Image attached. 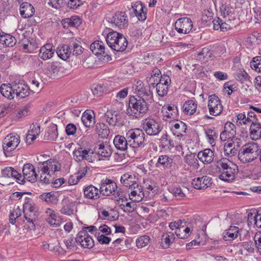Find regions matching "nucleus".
Returning <instances> with one entry per match:
<instances>
[{
	"mask_svg": "<svg viewBox=\"0 0 261 261\" xmlns=\"http://www.w3.org/2000/svg\"><path fill=\"white\" fill-rule=\"evenodd\" d=\"M83 48L82 47L81 42L76 38H71L69 39L67 44L59 45L56 50L58 56L63 60L66 61L71 55L78 56L83 53Z\"/></svg>",
	"mask_w": 261,
	"mask_h": 261,
	"instance_id": "f257e3e1",
	"label": "nucleus"
},
{
	"mask_svg": "<svg viewBox=\"0 0 261 261\" xmlns=\"http://www.w3.org/2000/svg\"><path fill=\"white\" fill-rule=\"evenodd\" d=\"M149 103L141 98L137 97V96H130L126 114L133 118H139L147 112L149 109Z\"/></svg>",
	"mask_w": 261,
	"mask_h": 261,
	"instance_id": "f03ea898",
	"label": "nucleus"
},
{
	"mask_svg": "<svg viewBox=\"0 0 261 261\" xmlns=\"http://www.w3.org/2000/svg\"><path fill=\"white\" fill-rule=\"evenodd\" d=\"M23 213L28 228L30 230H34L36 227L35 222L37 220L38 212L34 201L27 197H25L23 204Z\"/></svg>",
	"mask_w": 261,
	"mask_h": 261,
	"instance_id": "7ed1b4c3",
	"label": "nucleus"
},
{
	"mask_svg": "<svg viewBox=\"0 0 261 261\" xmlns=\"http://www.w3.org/2000/svg\"><path fill=\"white\" fill-rule=\"evenodd\" d=\"M259 145L254 142L243 145L238 152V158L243 163H250L259 155Z\"/></svg>",
	"mask_w": 261,
	"mask_h": 261,
	"instance_id": "20e7f679",
	"label": "nucleus"
},
{
	"mask_svg": "<svg viewBox=\"0 0 261 261\" xmlns=\"http://www.w3.org/2000/svg\"><path fill=\"white\" fill-rule=\"evenodd\" d=\"M130 147L134 148H144L148 143L144 130L140 128L130 129L126 133Z\"/></svg>",
	"mask_w": 261,
	"mask_h": 261,
	"instance_id": "39448f33",
	"label": "nucleus"
},
{
	"mask_svg": "<svg viewBox=\"0 0 261 261\" xmlns=\"http://www.w3.org/2000/svg\"><path fill=\"white\" fill-rule=\"evenodd\" d=\"M106 41L109 46L116 51H124L128 45L127 40L124 36L114 31L107 34Z\"/></svg>",
	"mask_w": 261,
	"mask_h": 261,
	"instance_id": "423d86ee",
	"label": "nucleus"
},
{
	"mask_svg": "<svg viewBox=\"0 0 261 261\" xmlns=\"http://www.w3.org/2000/svg\"><path fill=\"white\" fill-rule=\"evenodd\" d=\"M20 142V136L15 133H11L6 136L3 140V149L5 155L12 156V152L18 146Z\"/></svg>",
	"mask_w": 261,
	"mask_h": 261,
	"instance_id": "0eeeda50",
	"label": "nucleus"
},
{
	"mask_svg": "<svg viewBox=\"0 0 261 261\" xmlns=\"http://www.w3.org/2000/svg\"><path fill=\"white\" fill-rule=\"evenodd\" d=\"M134 88L137 94V97L150 103L153 101V92L150 85H145L142 81L138 80L134 84Z\"/></svg>",
	"mask_w": 261,
	"mask_h": 261,
	"instance_id": "6e6552de",
	"label": "nucleus"
},
{
	"mask_svg": "<svg viewBox=\"0 0 261 261\" xmlns=\"http://www.w3.org/2000/svg\"><path fill=\"white\" fill-rule=\"evenodd\" d=\"M171 79L167 74H163L161 76V79L158 80L156 79V82L151 84L153 87L156 88V91L158 95L160 97L166 96L169 90V86L170 85Z\"/></svg>",
	"mask_w": 261,
	"mask_h": 261,
	"instance_id": "1a4fd4ad",
	"label": "nucleus"
},
{
	"mask_svg": "<svg viewBox=\"0 0 261 261\" xmlns=\"http://www.w3.org/2000/svg\"><path fill=\"white\" fill-rule=\"evenodd\" d=\"M99 190L101 195L104 196L113 195L115 190H117L116 182L111 178L106 177L102 178L99 184Z\"/></svg>",
	"mask_w": 261,
	"mask_h": 261,
	"instance_id": "9d476101",
	"label": "nucleus"
},
{
	"mask_svg": "<svg viewBox=\"0 0 261 261\" xmlns=\"http://www.w3.org/2000/svg\"><path fill=\"white\" fill-rule=\"evenodd\" d=\"M142 127L144 132H145L149 136H156L161 131L159 123L154 119L148 117L143 120Z\"/></svg>",
	"mask_w": 261,
	"mask_h": 261,
	"instance_id": "9b49d317",
	"label": "nucleus"
},
{
	"mask_svg": "<svg viewBox=\"0 0 261 261\" xmlns=\"http://www.w3.org/2000/svg\"><path fill=\"white\" fill-rule=\"evenodd\" d=\"M14 96L17 97L25 98L30 95L31 93H35L34 90H31L28 85L23 80H16L13 82Z\"/></svg>",
	"mask_w": 261,
	"mask_h": 261,
	"instance_id": "f8f14e48",
	"label": "nucleus"
},
{
	"mask_svg": "<svg viewBox=\"0 0 261 261\" xmlns=\"http://www.w3.org/2000/svg\"><path fill=\"white\" fill-rule=\"evenodd\" d=\"M22 173L23 175H21V178L18 177L20 179L23 180L19 182L21 185H23L25 182V179L32 183H34L39 178L34 166L31 163L24 164L22 168Z\"/></svg>",
	"mask_w": 261,
	"mask_h": 261,
	"instance_id": "ddd939ff",
	"label": "nucleus"
},
{
	"mask_svg": "<svg viewBox=\"0 0 261 261\" xmlns=\"http://www.w3.org/2000/svg\"><path fill=\"white\" fill-rule=\"evenodd\" d=\"M77 244L84 249H90L94 246V241L92 238L88 233L86 230L82 229L76 236Z\"/></svg>",
	"mask_w": 261,
	"mask_h": 261,
	"instance_id": "4468645a",
	"label": "nucleus"
},
{
	"mask_svg": "<svg viewBox=\"0 0 261 261\" xmlns=\"http://www.w3.org/2000/svg\"><path fill=\"white\" fill-rule=\"evenodd\" d=\"M193 26V21L188 17L178 18L174 23L175 29L179 34H189L192 31Z\"/></svg>",
	"mask_w": 261,
	"mask_h": 261,
	"instance_id": "2eb2a0df",
	"label": "nucleus"
},
{
	"mask_svg": "<svg viewBox=\"0 0 261 261\" xmlns=\"http://www.w3.org/2000/svg\"><path fill=\"white\" fill-rule=\"evenodd\" d=\"M108 21L112 27L124 28L128 25V17L125 12L117 11L111 17L108 18Z\"/></svg>",
	"mask_w": 261,
	"mask_h": 261,
	"instance_id": "dca6fc26",
	"label": "nucleus"
},
{
	"mask_svg": "<svg viewBox=\"0 0 261 261\" xmlns=\"http://www.w3.org/2000/svg\"><path fill=\"white\" fill-rule=\"evenodd\" d=\"M207 107L210 114L215 116L219 115L223 110L221 100L218 96L215 94L208 96Z\"/></svg>",
	"mask_w": 261,
	"mask_h": 261,
	"instance_id": "f3484780",
	"label": "nucleus"
},
{
	"mask_svg": "<svg viewBox=\"0 0 261 261\" xmlns=\"http://www.w3.org/2000/svg\"><path fill=\"white\" fill-rule=\"evenodd\" d=\"M212 184V178L208 175L195 178L192 181L193 188L197 190L206 189L211 187Z\"/></svg>",
	"mask_w": 261,
	"mask_h": 261,
	"instance_id": "a211bd4d",
	"label": "nucleus"
},
{
	"mask_svg": "<svg viewBox=\"0 0 261 261\" xmlns=\"http://www.w3.org/2000/svg\"><path fill=\"white\" fill-rule=\"evenodd\" d=\"M132 13H134L140 21H144L147 18V8L141 2H136L132 4Z\"/></svg>",
	"mask_w": 261,
	"mask_h": 261,
	"instance_id": "6ab92c4d",
	"label": "nucleus"
},
{
	"mask_svg": "<svg viewBox=\"0 0 261 261\" xmlns=\"http://www.w3.org/2000/svg\"><path fill=\"white\" fill-rule=\"evenodd\" d=\"M220 16L223 18H236L232 16L234 9L231 6L230 3L225 0H221L219 3Z\"/></svg>",
	"mask_w": 261,
	"mask_h": 261,
	"instance_id": "aec40b11",
	"label": "nucleus"
},
{
	"mask_svg": "<svg viewBox=\"0 0 261 261\" xmlns=\"http://www.w3.org/2000/svg\"><path fill=\"white\" fill-rule=\"evenodd\" d=\"M90 153H93V152L91 149H85L80 147L78 149L74 150L73 151V158L78 162L84 160L89 162H92V157L90 154Z\"/></svg>",
	"mask_w": 261,
	"mask_h": 261,
	"instance_id": "412c9836",
	"label": "nucleus"
},
{
	"mask_svg": "<svg viewBox=\"0 0 261 261\" xmlns=\"http://www.w3.org/2000/svg\"><path fill=\"white\" fill-rule=\"evenodd\" d=\"M171 130L173 135L178 137L184 136V133L186 132L187 125L184 122L177 119L170 123Z\"/></svg>",
	"mask_w": 261,
	"mask_h": 261,
	"instance_id": "4be33fe9",
	"label": "nucleus"
},
{
	"mask_svg": "<svg viewBox=\"0 0 261 261\" xmlns=\"http://www.w3.org/2000/svg\"><path fill=\"white\" fill-rule=\"evenodd\" d=\"M83 193L85 198L94 200L99 199L101 195L99 189L92 185L84 187Z\"/></svg>",
	"mask_w": 261,
	"mask_h": 261,
	"instance_id": "5701e85b",
	"label": "nucleus"
},
{
	"mask_svg": "<svg viewBox=\"0 0 261 261\" xmlns=\"http://www.w3.org/2000/svg\"><path fill=\"white\" fill-rule=\"evenodd\" d=\"M129 194L130 199L136 202H139L142 200L145 196L142 187L139 184L138 181L137 184L134 185L131 188Z\"/></svg>",
	"mask_w": 261,
	"mask_h": 261,
	"instance_id": "b1692460",
	"label": "nucleus"
},
{
	"mask_svg": "<svg viewBox=\"0 0 261 261\" xmlns=\"http://www.w3.org/2000/svg\"><path fill=\"white\" fill-rule=\"evenodd\" d=\"M173 166V159L172 155H159L155 166L158 168H162L164 170L171 169Z\"/></svg>",
	"mask_w": 261,
	"mask_h": 261,
	"instance_id": "393cba45",
	"label": "nucleus"
},
{
	"mask_svg": "<svg viewBox=\"0 0 261 261\" xmlns=\"http://www.w3.org/2000/svg\"><path fill=\"white\" fill-rule=\"evenodd\" d=\"M54 54L53 45L51 43H46L40 48L38 56L42 60L45 61L51 59Z\"/></svg>",
	"mask_w": 261,
	"mask_h": 261,
	"instance_id": "a878e982",
	"label": "nucleus"
},
{
	"mask_svg": "<svg viewBox=\"0 0 261 261\" xmlns=\"http://www.w3.org/2000/svg\"><path fill=\"white\" fill-rule=\"evenodd\" d=\"M138 178L133 173H126L121 175V183L125 187L130 189L134 185L137 184Z\"/></svg>",
	"mask_w": 261,
	"mask_h": 261,
	"instance_id": "bb28decb",
	"label": "nucleus"
},
{
	"mask_svg": "<svg viewBox=\"0 0 261 261\" xmlns=\"http://www.w3.org/2000/svg\"><path fill=\"white\" fill-rule=\"evenodd\" d=\"M94 150L97 154L105 159L109 158L112 153L111 146L103 143L96 145Z\"/></svg>",
	"mask_w": 261,
	"mask_h": 261,
	"instance_id": "cd10ccee",
	"label": "nucleus"
},
{
	"mask_svg": "<svg viewBox=\"0 0 261 261\" xmlns=\"http://www.w3.org/2000/svg\"><path fill=\"white\" fill-rule=\"evenodd\" d=\"M81 120L86 127L93 126L95 123L94 111L91 110H86L83 113Z\"/></svg>",
	"mask_w": 261,
	"mask_h": 261,
	"instance_id": "c85d7f7f",
	"label": "nucleus"
},
{
	"mask_svg": "<svg viewBox=\"0 0 261 261\" xmlns=\"http://www.w3.org/2000/svg\"><path fill=\"white\" fill-rule=\"evenodd\" d=\"M0 93L5 98L9 100L14 98V90L13 82L11 83H3L0 86Z\"/></svg>",
	"mask_w": 261,
	"mask_h": 261,
	"instance_id": "c756f323",
	"label": "nucleus"
},
{
	"mask_svg": "<svg viewBox=\"0 0 261 261\" xmlns=\"http://www.w3.org/2000/svg\"><path fill=\"white\" fill-rule=\"evenodd\" d=\"M126 136L124 137L121 135H116L113 140V143L115 147L121 151H125L130 146L129 143L127 141Z\"/></svg>",
	"mask_w": 261,
	"mask_h": 261,
	"instance_id": "7c9ffc66",
	"label": "nucleus"
},
{
	"mask_svg": "<svg viewBox=\"0 0 261 261\" xmlns=\"http://www.w3.org/2000/svg\"><path fill=\"white\" fill-rule=\"evenodd\" d=\"M197 158L204 164H210L214 161V153L210 149H205L198 153Z\"/></svg>",
	"mask_w": 261,
	"mask_h": 261,
	"instance_id": "2f4dec72",
	"label": "nucleus"
},
{
	"mask_svg": "<svg viewBox=\"0 0 261 261\" xmlns=\"http://www.w3.org/2000/svg\"><path fill=\"white\" fill-rule=\"evenodd\" d=\"M63 27L65 29L68 28H77L82 23L81 19L78 16H73L70 18L63 19L61 21Z\"/></svg>",
	"mask_w": 261,
	"mask_h": 261,
	"instance_id": "473e14b6",
	"label": "nucleus"
},
{
	"mask_svg": "<svg viewBox=\"0 0 261 261\" xmlns=\"http://www.w3.org/2000/svg\"><path fill=\"white\" fill-rule=\"evenodd\" d=\"M19 11L22 17L24 18L31 17L35 13V9L33 5L27 2H23L20 5Z\"/></svg>",
	"mask_w": 261,
	"mask_h": 261,
	"instance_id": "72a5a7b5",
	"label": "nucleus"
},
{
	"mask_svg": "<svg viewBox=\"0 0 261 261\" xmlns=\"http://www.w3.org/2000/svg\"><path fill=\"white\" fill-rule=\"evenodd\" d=\"M1 173L2 177L7 178L13 177L14 179H16V182L18 184L20 181H22L18 177L21 178V174L11 167H6L4 168L2 170Z\"/></svg>",
	"mask_w": 261,
	"mask_h": 261,
	"instance_id": "f704fd0d",
	"label": "nucleus"
},
{
	"mask_svg": "<svg viewBox=\"0 0 261 261\" xmlns=\"http://www.w3.org/2000/svg\"><path fill=\"white\" fill-rule=\"evenodd\" d=\"M58 136L57 125L54 123H51L46 128L44 139L49 141H56Z\"/></svg>",
	"mask_w": 261,
	"mask_h": 261,
	"instance_id": "c9c22d12",
	"label": "nucleus"
},
{
	"mask_svg": "<svg viewBox=\"0 0 261 261\" xmlns=\"http://www.w3.org/2000/svg\"><path fill=\"white\" fill-rule=\"evenodd\" d=\"M238 171L237 168H232L226 170L225 171H222L220 172L221 174L219 175V178L220 180L232 182L236 177L235 173Z\"/></svg>",
	"mask_w": 261,
	"mask_h": 261,
	"instance_id": "e433bc0d",
	"label": "nucleus"
},
{
	"mask_svg": "<svg viewBox=\"0 0 261 261\" xmlns=\"http://www.w3.org/2000/svg\"><path fill=\"white\" fill-rule=\"evenodd\" d=\"M175 237L173 232L167 231L163 233L161 239V246L163 248H168L174 242Z\"/></svg>",
	"mask_w": 261,
	"mask_h": 261,
	"instance_id": "4c0bfd02",
	"label": "nucleus"
},
{
	"mask_svg": "<svg viewBox=\"0 0 261 261\" xmlns=\"http://www.w3.org/2000/svg\"><path fill=\"white\" fill-rule=\"evenodd\" d=\"M239 232V228L238 227L230 226L228 229L225 230L223 232V239L227 241H232L238 237Z\"/></svg>",
	"mask_w": 261,
	"mask_h": 261,
	"instance_id": "58836bf2",
	"label": "nucleus"
},
{
	"mask_svg": "<svg viewBox=\"0 0 261 261\" xmlns=\"http://www.w3.org/2000/svg\"><path fill=\"white\" fill-rule=\"evenodd\" d=\"M16 43L15 38L9 34L4 32L0 33V43L6 47H13Z\"/></svg>",
	"mask_w": 261,
	"mask_h": 261,
	"instance_id": "ea45409f",
	"label": "nucleus"
},
{
	"mask_svg": "<svg viewBox=\"0 0 261 261\" xmlns=\"http://www.w3.org/2000/svg\"><path fill=\"white\" fill-rule=\"evenodd\" d=\"M160 147L165 150H170L174 147V142L167 133L163 134L160 139Z\"/></svg>",
	"mask_w": 261,
	"mask_h": 261,
	"instance_id": "a19ab883",
	"label": "nucleus"
},
{
	"mask_svg": "<svg viewBox=\"0 0 261 261\" xmlns=\"http://www.w3.org/2000/svg\"><path fill=\"white\" fill-rule=\"evenodd\" d=\"M250 136L253 140H257L261 137V124L259 122L251 123L250 126Z\"/></svg>",
	"mask_w": 261,
	"mask_h": 261,
	"instance_id": "79ce46f5",
	"label": "nucleus"
},
{
	"mask_svg": "<svg viewBox=\"0 0 261 261\" xmlns=\"http://www.w3.org/2000/svg\"><path fill=\"white\" fill-rule=\"evenodd\" d=\"M90 49L92 53L96 56L105 54V46L101 41H95L90 45Z\"/></svg>",
	"mask_w": 261,
	"mask_h": 261,
	"instance_id": "37998d69",
	"label": "nucleus"
},
{
	"mask_svg": "<svg viewBox=\"0 0 261 261\" xmlns=\"http://www.w3.org/2000/svg\"><path fill=\"white\" fill-rule=\"evenodd\" d=\"M183 112L186 115H193L197 110V103L196 101L193 99L188 100L183 105Z\"/></svg>",
	"mask_w": 261,
	"mask_h": 261,
	"instance_id": "c03bdc74",
	"label": "nucleus"
},
{
	"mask_svg": "<svg viewBox=\"0 0 261 261\" xmlns=\"http://www.w3.org/2000/svg\"><path fill=\"white\" fill-rule=\"evenodd\" d=\"M217 168L219 171H225L232 168H237L236 164L227 158H222L217 162Z\"/></svg>",
	"mask_w": 261,
	"mask_h": 261,
	"instance_id": "a18cd8bd",
	"label": "nucleus"
},
{
	"mask_svg": "<svg viewBox=\"0 0 261 261\" xmlns=\"http://www.w3.org/2000/svg\"><path fill=\"white\" fill-rule=\"evenodd\" d=\"M63 242L66 246V250L67 252H71L76 251L78 247L76 245V237L74 238L73 236H70L65 239Z\"/></svg>",
	"mask_w": 261,
	"mask_h": 261,
	"instance_id": "49530a36",
	"label": "nucleus"
},
{
	"mask_svg": "<svg viewBox=\"0 0 261 261\" xmlns=\"http://www.w3.org/2000/svg\"><path fill=\"white\" fill-rule=\"evenodd\" d=\"M23 51L25 53H32L37 48V45L33 39H28L22 40L21 43Z\"/></svg>",
	"mask_w": 261,
	"mask_h": 261,
	"instance_id": "de8ad7c7",
	"label": "nucleus"
},
{
	"mask_svg": "<svg viewBox=\"0 0 261 261\" xmlns=\"http://www.w3.org/2000/svg\"><path fill=\"white\" fill-rule=\"evenodd\" d=\"M168 190L177 200H183L186 197V194L179 186H171Z\"/></svg>",
	"mask_w": 261,
	"mask_h": 261,
	"instance_id": "09e8293b",
	"label": "nucleus"
},
{
	"mask_svg": "<svg viewBox=\"0 0 261 261\" xmlns=\"http://www.w3.org/2000/svg\"><path fill=\"white\" fill-rule=\"evenodd\" d=\"M39 198L48 204H56L58 201V197L54 192L43 193L39 195Z\"/></svg>",
	"mask_w": 261,
	"mask_h": 261,
	"instance_id": "8fccbe9b",
	"label": "nucleus"
},
{
	"mask_svg": "<svg viewBox=\"0 0 261 261\" xmlns=\"http://www.w3.org/2000/svg\"><path fill=\"white\" fill-rule=\"evenodd\" d=\"M106 121L109 125L113 126H115L118 121V113L112 110H108L105 115Z\"/></svg>",
	"mask_w": 261,
	"mask_h": 261,
	"instance_id": "3c124183",
	"label": "nucleus"
},
{
	"mask_svg": "<svg viewBox=\"0 0 261 261\" xmlns=\"http://www.w3.org/2000/svg\"><path fill=\"white\" fill-rule=\"evenodd\" d=\"M225 20H222L219 30L221 31L226 32L231 29L234 27L237 23L236 18H224Z\"/></svg>",
	"mask_w": 261,
	"mask_h": 261,
	"instance_id": "603ef678",
	"label": "nucleus"
},
{
	"mask_svg": "<svg viewBox=\"0 0 261 261\" xmlns=\"http://www.w3.org/2000/svg\"><path fill=\"white\" fill-rule=\"evenodd\" d=\"M96 131L101 138H106L110 134L108 126L103 123H98L96 124Z\"/></svg>",
	"mask_w": 261,
	"mask_h": 261,
	"instance_id": "864d4df0",
	"label": "nucleus"
},
{
	"mask_svg": "<svg viewBox=\"0 0 261 261\" xmlns=\"http://www.w3.org/2000/svg\"><path fill=\"white\" fill-rule=\"evenodd\" d=\"M204 130L208 143L211 144L215 143L219 135L218 133L216 132L215 128L212 127L205 129Z\"/></svg>",
	"mask_w": 261,
	"mask_h": 261,
	"instance_id": "5fc2aeb1",
	"label": "nucleus"
},
{
	"mask_svg": "<svg viewBox=\"0 0 261 261\" xmlns=\"http://www.w3.org/2000/svg\"><path fill=\"white\" fill-rule=\"evenodd\" d=\"M234 77L236 80L239 81L242 84H244L248 82L251 83L250 80V76L244 70H240L239 72L235 73L234 74Z\"/></svg>",
	"mask_w": 261,
	"mask_h": 261,
	"instance_id": "6e6d98bb",
	"label": "nucleus"
},
{
	"mask_svg": "<svg viewBox=\"0 0 261 261\" xmlns=\"http://www.w3.org/2000/svg\"><path fill=\"white\" fill-rule=\"evenodd\" d=\"M166 109L167 110L165 114V117L174 120L178 118V110L176 107L169 105Z\"/></svg>",
	"mask_w": 261,
	"mask_h": 261,
	"instance_id": "4d7b16f0",
	"label": "nucleus"
},
{
	"mask_svg": "<svg viewBox=\"0 0 261 261\" xmlns=\"http://www.w3.org/2000/svg\"><path fill=\"white\" fill-rule=\"evenodd\" d=\"M44 163L47 165L50 175L60 170V165L55 160H48L44 162Z\"/></svg>",
	"mask_w": 261,
	"mask_h": 261,
	"instance_id": "13d9d810",
	"label": "nucleus"
},
{
	"mask_svg": "<svg viewBox=\"0 0 261 261\" xmlns=\"http://www.w3.org/2000/svg\"><path fill=\"white\" fill-rule=\"evenodd\" d=\"M251 68L258 72H261V57H254L250 63Z\"/></svg>",
	"mask_w": 261,
	"mask_h": 261,
	"instance_id": "bf43d9fd",
	"label": "nucleus"
},
{
	"mask_svg": "<svg viewBox=\"0 0 261 261\" xmlns=\"http://www.w3.org/2000/svg\"><path fill=\"white\" fill-rule=\"evenodd\" d=\"M185 160L188 165L193 166L195 168H198L199 163L195 155L193 154H188L185 156Z\"/></svg>",
	"mask_w": 261,
	"mask_h": 261,
	"instance_id": "052dcab7",
	"label": "nucleus"
},
{
	"mask_svg": "<svg viewBox=\"0 0 261 261\" xmlns=\"http://www.w3.org/2000/svg\"><path fill=\"white\" fill-rule=\"evenodd\" d=\"M150 240V238L147 236L139 237L136 241V246L138 248L144 247L148 244Z\"/></svg>",
	"mask_w": 261,
	"mask_h": 261,
	"instance_id": "680f3d73",
	"label": "nucleus"
},
{
	"mask_svg": "<svg viewBox=\"0 0 261 261\" xmlns=\"http://www.w3.org/2000/svg\"><path fill=\"white\" fill-rule=\"evenodd\" d=\"M107 89V86L101 84L93 85L91 90L94 95L100 96L102 93Z\"/></svg>",
	"mask_w": 261,
	"mask_h": 261,
	"instance_id": "e2e57ef3",
	"label": "nucleus"
},
{
	"mask_svg": "<svg viewBox=\"0 0 261 261\" xmlns=\"http://www.w3.org/2000/svg\"><path fill=\"white\" fill-rule=\"evenodd\" d=\"M236 125L230 122H227L224 126V130H227L229 138H233L236 135Z\"/></svg>",
	"mask_w": 261,
	"mask_h": 261,
	"instance_id": "0e129e2a",
	"label": "nucleus"
},
{
	"mask_svg": "<svg viewBox=\"0 0 261 261\" xmlns=\"http://www.w3.org/2000/svg\"><path fill=\"white\" fill-rule=\"evenodd\" d=\"M66 5L68 8L71 10H76L83 5V0H68L66 3Z\"/></svg>",
	"mask_w": 261,
	"mask_h": 261,
	"instance_id": "69168bd1",
	"label": "nucleus"
},
{
	"mask_svg": "<svg viewBox=\"0 0 261 261\" xmlns=\"http://www.w3.org/2000/svg\"><path fill=\"white\" fill-rule=\"evenodd\" d=\"M50 216L47 219V222L53 226H59L60 225L61 221L58 219L57 215L55 213H51Z\"/></svg>",
	"mask_w": 261,
	"mask_h": 261,
	"instance_id": "338daca9",
	"label": "nucleus"
},
{
	"mask_svg": "<svg viewBox=\"0 0 261 261\" xmlns=\"http://www.w3.org/2000/svg\"><path fill=\"white\" fill-rule=\"evenodd\" d=\"M253 240L254 245L261 255V231H257L254 235Z\"/></svg>",
	"mask_w": 261,
	"mask_h": 261,
	"instance_id": "774afa93",
	"label": "nucleus"
}]
</instances>
